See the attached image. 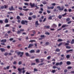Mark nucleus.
Masks as SVG:
<instances>
[{
	"instance_id": "obj_45",
	"label": "nucleus",
	"mask_w": 74,
	"mask_h": 74,
	"mask_svg": "<svg viewBox=\"0 0 74 74\" xmlns=\"http://www.w3.org/2000/svg\"><path fill=\"white\" fill-rule=\"evenodd\" d=\"M53 69H55L57 68V67L55 66H53Z\"/></svg>"
},
{
	"instance_id": "obj_36",
	"label": "nucleus",
	"mask_w": 74,
	"mask_h": 74,
	"mask_svg": "<svg viewBox=\"0 0 74 74\" xmlns=\"http://www.w3.org/2000/svg\"><path fill=\"white\" fill-rule=\"evenodd\" d=\"M32 18L31 17H28V20L29 21H30V20H32Z\"/></svg>"
},
{
	"instance_id": "obj_10",
	"label": "nucleus",
	"mask_w": 74,
	"mask_h": 74,
	"mask_svg": "<svg viewBox=\"0 0 74 74\" xmlns=\"http://www.w3.org/2000/svg\"><path fill=\"white\" fill-rule=\"evenodd\" d=\"M34 45L33 44H30L29 45V46L28 47V48H31Z\"/></svg>"
},
{
	"instance_id": "obj_54",
	"label": "nucleus",
	"mask_w": 74,
	"mask_h": 74,
	"mask_svg": "<svg viewBox=\"0 0 74 74\" xmlns=\"http://www.w3.org/2000/svg\"><path fill=\"white\" fill-rule=\"evenodd\" d=\"M33 65H36V63H32L31 64V66H33Z\"/></svg>"
},
{
	"instance_id": "obj_52",
	"label": "nucleus",
	"mask_w": 74,
	"mask_h": 74,
	"mask_svg": "<svg viewBox=\"0 0 74 74\" xmlns=\"http://www.w3.org/2000/svg\"><path fill=\"white\" fill-rule=\"evenodd\" d=\"M24 5H25L27 6V5H29V4L27 3H24Z\"/></svg>"
},
{
	"instance_id": "obj_35",
	"label": "nucleus",
	"mask_w": 74,
	"mask_h": 74,
	"mask_svg": "<svg viewBox=\"0 0 74 74\" xmlns=\"http://www.w3.org/2000/svg\"><path fill=\"white\" fill-rule=\"evenodd\" d=\"M47 12L48 14H50V13H51V11L50 10H47Z\"/></svg>"
},
{
	"instance_id": "obj_62",
	"label": "nucleus",
	"mask_w": 74,
	"mask_h": 74,
	"mask_svg": "<svg viewBox=\"0 0 74 74\" xmlns=\"http://www.w3.org/2000/svg\"><path fill=\"white\" fill-rule=\"evenodd\" d=\"M4 6L5 7L4 8H8V5H4Z\"/></svg>"
},
{
	"instance_id": "obj_26",
	"label": "nucleus",
	"mask_w": 74,
	"mask_h": 74,
	"mask_svg": "<svg viewBox=\"0 0 74 74\" xmlns=\"http://www.w3.org/2000/svg\"><path fill=\"white\" fill-rule=\"evenodd\" d=\"M25 55L26 56H30L29 54V53H25Z\"/></svg>"
},
{
	"instance_id": "obj_6",
	"label": "nucleus",
	"mask_w": 74,
	"mask_h": 74,
	"mask_svg": "<svg viewBox=\"0 0 74 74\" xmlns=\"http://www.w3.org/2000/svg\"><path fill=\"white\" fill-rule=\"evenodd\" d=\"M63 64V62H61L60 63L59 62H57L56 63V66H61L62 64Z\"/></svg>"
},
{
	"instance_id": "obj_33",
	"label": "nucleus",
	"mask_w": 74,
	"mask_h": 74,
	"mask_svg": "<svg viewBox=\"0 0 74 74\" xmlns=\"http://www.w3.org/2000/svg\"><path fill=\"white\" fill-rule=\"evenodd\" d=\"M67 15V13H65V14H62V16L63 17H65V15Z\"/></svg>"
},
{
	"instance_id": "obj_48",
	"label": "nucleus",
	"mask_w": 74,
	"mask_h": 74,
	"mask_svg": "<svg viewBox=\"0 0 74 74\" xmlns=\"http://www.w3.org/2000/svg\"><path fill=\"white\" fill-rule=\"evenodd\" d=\"M43 64H44V63H43L41 64H38V66H42V65H43Z\"/></svg>"
},
{
	"instance_id": "obj_43",
	"label": "nucleus",
	"mask_w": 74,
	"mask_h": 74,
	"mask_svg": "<svg viewBox=\"0 0 74 74\" xmlns=\"http://www.w3.org/2000/svg\"><path fill=\"white\" fill-rule=\"evenodd\" d=\"M66 58L67 59H68L69 58H70V55H67L66 56Z\"/></svg>"
},
{
	"instance_id": "obj_53",
	"label": "nucleus",
	"mask_w": 74,
	"mask_h": 74,
	"mask_svg": "<svg viewBox=\"0 0 74 74\" xmlns=\"http://www.w3.org/2000/svg\"><path fill=\"white\" fill-rule=\"evenodd\" d=\"M52 19V17H51V16H49L48 18V19H50V20H51Z\"/></svg>"
},
{
	"instance_id": "obj_12",
	"label": "nucleus",
	"mask_w": 74,
	"mask_h": 74,
	"mask_svg": "<svg viewBox=\"0 0 74 74\" xmlns=\"http://www.w3.org/2000/svg\"><path fill=\"white\" fill-rule=\"evenodd\" d=\"M52 27H57V26L56 25V24L54 23L52 26Z\"/></svg>"
},
{
	"instance_id": "obj_41",
	"label": "nucleus",
	"mask_w": 74,
	"mask_h": 74,
	"mask_svg": "<svg viewBox=\"0 0 74 74\" xmlns=\"http://www.w3.org/2000/svg\"><path fill=\"white\" fill-rule=\"evenodd\" d=\"M51 56H49L47 58V59L48 60H49L51 59Z\"/></svg>"
},
{
	"instance_id": "obj_34",
	"label": "nucleus",
	"mask_w": 74,
	"mask_h": 74,
	"mask_svg": "<svg viewBox=\"0 0 74 74\" xmlns=\"http://www.w3.org/2000/svg\"><path fill=\"white\" fill-rule=\"evenodd\" d=\"M62 42H60L59 44V45H58V47H60L61 45H62Z\"/></svg>"
},
{
	"instance_id": "obj_40",
	"label": "nucleus",
	"mask_w": 74,
	"mask_h": 74,
	"mask_svg": "<svg viewBox=\"0 0 74 74\" xmlns=\"http://www.w3.org/2000/svg\"><path fill=\"white\" fill-rule=\"evenodd\" d=\"M70 18H67L66 19V21H70Z\"/></svg>"
},
{
	"instance_id": "obj_32",
	"label": "nucleus",
	"mask_w": 74,
	"mask_h": 74,
	"mask_svg": "<svg viewBox=\"0 0 74 74\" xmlns=\"http://www.w3.org/2000/svg\"><path fill=\"white\" fill-rule=\"evenodd\" d=\"M72 69V67L71 66H68L67 67V69L68 70H69V69L70 70V69Z\"/></svg>"
},
{
	"instance_id": "obj_39",
	"label": "nucleus",
	"mask_w": 74,
	"mask_h": 74,
	"mask_svg": "<svg viewBox=\"0 0 74 74\" xmlns=\"http://www.w3.org/2000/svg\"><path fill=\"white\" fill-rule=\"evenodd\" d=\"M21 33V31H18L17 32V34H20V33Z\"/></svg>"
},
{
	"instance_id": "obj_4",
	"label": "nucleus",
	"mask_w": 74,
	"mask_h": 74,
	"mask_svg": "<svg viewBox=\"0 0 74 74\" xmlns=\"http://www.w3.org/2000/svg\"><path fill=\"white\" fill-rule=\"evenodd\" d=\"M21 54L20 55V57H22V56H23V52H17V55H19Z\"/></svg>"
},
{
	"instance_id": "obj_23",
	"label": "nucleus",
	"mask_w": 74,
	"mask_h": 74,
	"mask_svg": "<svg viewBox=\"0 0 74 74\" xmlns=\"http://www.w3.org/2000/svg\"><path fill=\"white\" fill-rule=\"evenodd\" d=\"M36 53H38L40 52V50L39 49H38V50H36Z\"/></svg>"
},
{
	"instance_id": "obj_42",
	"label": "nucleus",
	"mask_w": 74,
	"mask_h": 74,
	"mask_svg": "<svg viewBox=\"0 0 74 74\" xmlns=\"http://www.w3.org/2000/svg\"><path fill=\"white\" fill-rule=\"evenodd\" d=\"M10 24H6L5 25V27H9L10 26Z\"/></svg>"
},
{
	"instance_id": "obj_8",
	"label": "nucleus",
	"mask_w": 74,
	"mask_h": 74,
	"mask_svg": "<svg viewBox=\"0 0 74 74\" xmlns=\"http://www.w3.org/2000/svg\"><path fill=\"white\" fill-rule=\"evenodd\" d=\"M9 10L10 11H13V10H15V9L14 8V7L12 6H11V7L9 8Z\"/></svg>"
},
{
	"instance_id": "obj_51",
	"label": "nucleus",
	"mask_w": 74,
	"mask_h": 74,
	"mask_svg": "<svg viewBox=\"0 0 74 74\" xmlns=\"http://www.w3.org/2000/svg\"><path fill=\"white\" fill-rule=\"evenodd\" d=\"M36 62H37V63H38L39 62V60H38V59H36Z\"/></svg>"
},
{
	"instance_id": "obj_64",
	"label": "nucleus",
	"mask_w": 74,
	"mask_h": 74,
	"mask_svg": "<svg viewBox=\"0 0 74 74\" xmlns=\"http://www.w3.org/2000/svg\"><path fill=\"white\" fill-rule=\"evenodd\" d=\"M1 9H4V6H1Z\"/></svg>"
},
{
	"instance_id": "obj_16",
	"label": "nucleus",
	"mask_w": 74,
	"mask_h": 74,
	"mask_svg": "<svg viewBox=\"0 0 74 74\" xmlns=\"http://www.w3.org/2000/svg\"><path fill=\"white\" fill-rule=\"evenodd\" d=\"M30 53H34L35 52V51L34 50H31L30 51Z\"/></svg>"
},
{
	"instance_id": "obj_24",
	"label": "nucleus",
	"mask_w": 74,
	"mask_h": 74,
	"mask_svg": "<svg viewBox=\"0 0 74 74\" xmlns=\"http://www.w3.org/2000/svg\"><path fill=\"white\" fill-rule=\"evenodd\" d=\"M59 19H61L62 18V15H59L58 16Z\"/></svg>"
},
{
	"instance_id": "obj_44",
	"label": "nucleus",
	"mask_w": 74,
	"mask_h": 74,
	"mask_svg": "<svg viewBox=\"0 0 74 74\" xmlns=\"http://www.w3.org/2000/svg\"><path fill=\"white\" fill-rule=\"evenodd\" d=\"M19 15H20V16H24V14H22V13H20L19 14Z\"/></svg>"
},
{
	"instance_id": "obj_19",
	"label": "nucleus",
	"mask_w": 74,
	"mask_h": 74,
	"mask_svg": "<svg viewBox=\"0 0 74 74\" xmlns=\"http://www.w3.org/2000/svg\"><path fill=\"white\" fill-rule=\"evenodd\" d=\"M71 44H74V39H73L72 40V41L71 42Z\"/></svg>"
},
{
	"instance_id": "obj_46",
	"label": "nucleus",
	"mask_w": 74,
	"mask_h": 74,
	"mask_svg": "<svg viewBox=\"0 0 74 74\" xmlns=\"http://www.w3.org/2000/svg\"><path fill=\"white\" fill-rule=\"evenodd\" d=\"M64 12H68V10H67V9H65L64 10Z\"/></svg>"
},
{
	"instance_id": "obj_50",
	"label": "nucleus",
	"mask_w": 74,
	"mask_h": 74,
	"mask_svg": "<svg viewBox=\"0 0 74 74\" xmlns=\"http://www.w3.org/2000/svg\"><path fill=\"white\" fill-rule=\"evenodd\" d=\"M55 72H56V70H53L52 71V72L53 73H55Z\"/></svg>"
},
{
	"instance_id": "obj_5",
	"label": "nucleus",
	"mask_w": 74,
	"mask_h": 74,
	"mask_svg": "<svg viewBox=\"0 0 74 74\" xmlns=\"http://www.w3.org/2000/svg\"><path fill=\"white\" fill-rule=\"evenodd\" d=\"M18 9L19 10H23V11H28V10H29L28 9H23L21 7H18Z\"/></svg>"
},
{
	"instance_id": "obj_61",
	"label": "nucleus",
	"mask_w": 74,
	"mask_h": 74,
	"mask_svg": "<svg viewBox=\"0 0 74 74\" xmlns=\"http://www.w3.org/2000/svg\"><path fill=\"white\" fill-rule=\"evenodd\" d=\"M64 72H65V73H66V72H67V69H65L64 71Z\"/></svg>"
},
{
	"instance_id": "obj_15",
	"label": "nucleus",
	"mask_w": 74,
	"mask_h": 74,
	"mask_svg": "<svg viewBox=\"0 0 74 74\" xmlns=\"http://www.w3.org/2000/svg\"><path fill=\"white\" fill-rule=\"evenodd\" d=\"M35 24L36 25V27H37V26H37L36 25H39V24H38V21H36V22Z\"/></svg>"
},
{
	"instance_id": "obj_57",
	"label": "nucleus",
	"mask_w": 74,
	"mask_h": 74,
	"mask_svg": "<svg viewBox=\"0 0 74 74\" xmlns=\"http://www.w3.org/2000/svg\"><path fill=\"white\" fill-rule=\"evenodd\" d=\"M34 42V40H31L29 41V42Z\"/></svg>"
},
{
	"instance_id": "obj_56",
	"label": "nucleus",
	"mask_w": 74,
	"mask_h": 74,
	"mask_svg": "<svg viewBox=\"0 0 74 74\" xmlns=\"http://www.w3.org/2000/svg\"><path fill=\"white\" fill-rule=\"evenodd\" d=\"M72 22V21H69L67 23V24H70V23H71Z\"/></svg>"
},
{
	"instance_id": "obj_29",
	"label": "nucleus",
	"mask_w": 74,
	"mask_h": 74,
	"mask_svg": "<svg viewBox=\"0 0 74 74\" xmlns=\"http://www.w3.org/2000/svg\"><path fill=\"white\" fill-rule=\"evenodd\" d=\"M45 45H49V42H45Z\"/></svg>"
},
{
	"instance_id": "obj_25",
	"label": "nucleus",
	"mask_w": 74,
	"mask_h": 74,
	"mask_svg": "<svg viewBox=\"0 0 74 74\" xmlns=\"http://www.w3.org/2000/svg\"><path fill=\"white\" fill-rule=\"evenodd\" d=\"M66 48H67V49H71V47H70L68 46H67L66 47Z\"/></svg>"
},
{
	"instance_id": "obj_31",
	"label": "nucleus",
	"mask_w": 74,
	"mask_h": 74,
	"mask_svg": "<svg viewBox=\"0 0 74 74\" xmlns=\"http://www.w3.org/2000/svg\"><path fill=\"white\" fill-rule=\"evenodd\" d=\"M68 11L69 12H72L73 11L71 9H68Z\"/></svg>"
},
{
	"instance_id": "obj_14",
	"label": "nucleus",
	"mask_w": 74,
	"mask_h": 74,
	"mask_svg": "<svg viewBox=\"0 0 74 74\" xmlns=\"http://www.w3.org/2000/svg\"><path fill=\"white\" fill-rule=\"evenodd\" d=\"M5 23H8V19L7 18L5 19Z\"/></svg>"
},
{
	"instance_id": "obj_9",
	"label": "nucleus",
	"mask_w": 74,
	"mask_h": 74,
	"mask_svg": "<svg viewBox=\"0 0 74 74\" xmlns=\"http://www.w3.org/2000/svg\"><path fill=\"white\" fill-rule=\"evenodd\" d=\"M22 69H20V68H18V71L19 72L18 73L19 74H21L22 73V71L21 70H22Z\"/></svg>"
},
{
	"instance_id": "obj_21",
	"label": "nucleus",
	"mask_w": 74,
	"mask_h": 74,
	"mask_svg": "<svg viewBox=\"0 0 74 74\" xmlns=\"http://www.w3.org/2000/svg\"><path fill=\"white\" fill-rule=\"evenodd\" d=\"M61 41H63V40L62 39H59L58 40V42H61Z\"/></svg>"
},
{
	"instance_id": "obj_11",
	"label": "nucleus",
	"mask_w": 74,
	"mask_h": 74,
	"mask_svg": "<svg viewBox=\"0 0 74 74\" xmlns=\"http://www.w3.org/2000/svg\"><path fill=\"white\" fill-rule=\"evenodd\" d=\"M54 8V6H53L51 7H47V9L48 10H50V9H53V8Z\"/></svg>"
},
{
	"instance_id": "obj_13",
	"label": "nucleus",
	"mask_w": 74,
	"mask_h": 74,
	"mask_svg": "<svg viewBox=\"0 0 74 74\" xmlns=\"http://www.w3.org/2000/svg\"><path fill=\"white\" fill-rule=\"evenodd\" d=\"M69 26V25H67L66 24H65L63 25L62 26V27L63 28V27H66Z\"/></svg>"
},
{
	"instance_id": "obj_30",
	"label": "nucleus",
	"mask_w": 74,
	"mask_h": 74,
	"mask_svg": "<svg viewBox=\"0 0 74 74\" xmlns=\"http://www.w3.org/2000/svg\"><path fill=\"white\" fill-rule=\"evenodd\" d=\"M45 34L47 35H49L50 34V33L48 32H45Z\"/></svg>"
},
{
	"instance_id": "obj_20",
	"label": "nucleus",
	"mask_w": 74,
	"mask_h": 74,
	"mask_svg": "<svg viewBox=\"0 0 74 74\" xmlns=\"http://www.w3.org/2000/svg\"><path fill=\"white\" fill-rule=\"evenodd\" d=\"M71 51H73V49H70L69 50H68L66 51V53H68L70 52H71Z\"/></svg>"
},
{
	"instance_id": "obj_55",
	"label": "nucleus",
	"mask_w": 74,
	"mask_h": 74,
	"mask_svg": "<svg viewBox=\"0 0 74 74\" xmlns=\"http://www.w3.org/2000/svg\"><path fill=\"white\" fill-rule=\"evenodd\" d=\"M39 21H40V22H42V20L41 18H39Z\"/></svg>"
},
{
	"instance_id": "obj_58",
	"label": "nucleus",
	"mask_w": 74,
	"mask_h": 74,
	"mask_svg": "<svg viewBox=\"0 0 74 74\" xmlns=\"http://www.w3.org/2000/svg\"><path fill=\"white\" fill-rule=\"evenodd\" d=\"M18 64L19 65H20V64H22V62L21 61H19L18 62Z\"/></svg>"
},
{
	"instance_id": "obj_1",
	"label": "nucleus",
	"mask_w": 74,
	"mask_h": 74,
	"mask_svg": "<svg viewBox=\"0 0 74 74\" xmlns=\"http://www.w3.org/2000/svg\"><path fill=\"white\" fill-rule=\"evenodd\" d=\"M6 41H7V40L5 39L2 40H1V42H3V43H1V44L2 45H4L5 46V45L4 43L6 42Z\"/></svg>"
},
{
	"instance_id": "obj_18",
	"label": "nucleus",
	"mask_w": 74,
	"mask_h": 74,
	"mask_svg": "<svg viewBox=\"0 0 74 74\" xmlns=\"http://www.w3.org/2000/svg\"><path fill=\"white\" fill-rule=\"evenodd\" d=\"M66 64L67 65H70V64H71V62L70 61H67L66 62Z\"/></svg>"
},
{
	"instance_id": "obj_47",
	"label": "nucleus",
	"mask_w": 74,
	"mask_h": 74,
	"mask_svg": "<svg viewBox=\"0 0 74 74\" xmlns=\"http://www.w3.org/2000/svg\"><path fill=\"white\" fill-rule=\"evenodd\" d=\"M38 71V70H37V69L36 68L34 69V71Z\"/></svg>"
},
{
	"instance_id": "obj_38",
	"label": "nucleus",
	"mask_w": 74,
	"mask_h": 74,
	"mask_svg": "<svg viewBox=\"0 0 74 74\" xmlns=\"http://www.w3.org/2000/svg\"><path fill=\"white\" fill-rule=\"evenodd\" d=\"M42 3L43 4H47V2L45 1H44L42 2Z\"/></svg>"
},
{
	"instance_id": "obj_63",
	"label": "nucleus",
	"mask_w": 74,
	"mask_h": 74,
	"mask_svg": "<svg viewBox=\"0 0 74 74\" xmlns=\"http://www.w3.org/2000/svg\"><path fill=\"white\" fill-rule=\"evenodd\" d=\"M8 55V53H4V55L5 56H7Z\"/></svg>"
},
{
	"instance_id": "obj_49",
	"label": "nucleus",
	"mask_w": 74,
	"mask_h": 74,
	"mask_svg": "<svg viewBox=\"0 0 74 74\" xmlns=\"http://www.w3.org/2000/svg\"><path fill=\"white\" fill-rule=\"evenodd\" d=\"M32 32V33H33V34H36V32L34 30H33Z\"/></svg>"
},
{
	"instance_id": "obj_37",
	"label": "nucleus",
	"mask_w": 74,
	"mask_h": 74,
	"mask_svg": "<svg viewBox=\"0 0 74 74\" xmlns=\"http://www.w3.org/2000/svg\"><path fill=\"white\" fill-rule=\"evenodd\" d=\"M32 18L34 19H35L36 18V15H33L32 16Z\"/></svg>"
},
{
	"instance_id": "obj_3",
	"label": "nucleus",
	"mask_w": 74,
	"mask_h": 74,
	"mask_svg": "<svg viewBox=\"0 0 74 74\" xmlns=\"http://www.w3.org/2000/svg\"><path fill=\"white\" fill-rule=\"evenodd\" d=\"M57 8L58 9V10L60 11H62L64 10V8L63 7L62 8H61V7L60 6H58L57 7Z\"/></svg>"
},
{
	"instance_id": "obj_60",
	"label": "nucleus",
	"mask_w": 74,
	"mask_h": 74,
	"mask_svg": "<svg viewBox=\"0 0 74 74\" xmlns=\"http://www.w3.org/2000/svg\"><path fill=\"white\" fill-rule=\"evenodd\" d=\"M3 23V20H0V23Z\"/></svg>"
},
{
	"instance_id": "obj_7",
	"label": "nucleus",
	"mask_w": 74,
	"mask_h": 74,
	"mask_svg": "<svg viewBox=\"0 0 74 74\" xmlns=\"http://www.w3.org/2000/svg\"><path fill=\"white\" fill-rule=\"evenodd\" d=\"M29 5L31 7V8H33V7L35 6V4H34V3L32 4V3H30Z\"/></svg>"
},
{
	"instance_id": "obj_59",
	"label": "nucleus",
	"mask_w": 74,
	"mask_h": 74,
	"mask_svg": "<svg viewBox=\"0 0 74 74\" xmlns=\"http://www.w3.org/2000/svg\"><path fill=\"white\" fill-rule=\"evenodd\" d=\"M14 40V38H10L9 39L10 41H12V40Z\"/></svg>"
},
{
	"instance_id": "obj_2",
	"label": "nucleus",
	"mask_w": 74,
	"mask_h": 74,
	"mask_svg": "<svg viewBox=\"0 0 74 74\" xmlns=\"http://www.w3.org/2000/svg\"><path fill=\"white\" fill-rule=\"evenodd\" d=\"M28 22L27 21L25 20L24 21V20H22L21 21V23L22 25H25V24L26 25H27V23Z\"/></svg>"
},
{
	"instance_id": "obj_22",
	"label": "nucleus",
	"mask_w": 74,
	"mask_h": 74,
	"mask_svg": "<svg viewBox=\"0 0 74 74\" xmlns=\"http://www.w3.org/2000/svg\"><path fill=\"white\" fill-rule=\"evenodd\" d=\"M56 52H60V50L58 48H57L55 50Z\"/></svg>"
},
{
	"instance_id": "obj_28",
	"label": "nucleus",
	"mask_w": 74,
	"mask_h": 74,
	"mask_svg": "<svg viewBox=\"0 0 74 74\" xmlns=\"http://www.w3.org/2000/svg\"><path fill=\"white\" fill-rule=\"evenodd\" d=\"M41 38H44L45 37V35H42L40 36Z\"/></svg>"
},
{
	"instance_id": "obj_27",
	"label": "nucleus",
	"mask_w": 74,
	"mask_h": 74,
	"mask_svg": "<svg viewBox=\"0 0 74 74\" xmlns=\"http://www.w3.org/2000/svg\"><path fill=\"white\" fill-rule=\"evenodd\" d=\"M21 18V17H20V16H17L16 17V19H17L19 20L20 19V18Z\"/></svg>"
},
{
	"instance_id": "obj_17",
	"label": "nucleus",
	"mask_w": 74,
	"mask_h": 74,
	"mask_svg": "<svg viewBox=\"0 0 74 74\" xmlns=\"http://www.w3.org/2000/svg\"><path fill=\"white\" fill-rule=\"evenodd\" d=\"M44 27H46L47 29H49L50 28V26L49 25L45 26Z\"/></svg>"
}]
</instances>
